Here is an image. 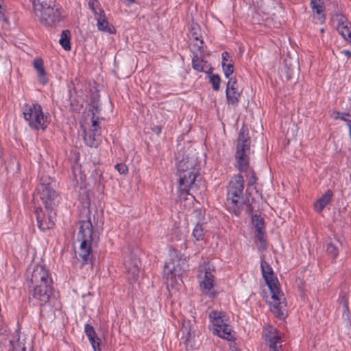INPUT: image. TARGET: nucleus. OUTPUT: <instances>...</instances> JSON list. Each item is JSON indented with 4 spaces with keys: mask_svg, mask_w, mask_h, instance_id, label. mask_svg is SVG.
<instances>
[{
    "mask_svg": "<svg viewBox=\"0 0 351 351\" xmlns=\"http://www.w3.org/2000/svg\"><path fill=\"white\" fill-rule=\"evenodd\" d=\"M54 185L55 182L51 177L43 176L36 187L39 197L48 212L46 215L41 208H37L35 211L38 227L43 232L52 229L55 226V214L52 213V210L58 194L53 189Z\"/></svg>",
    "mask_w": 351,
    "mask_h": 351,
    "instance_id": "obj_1",
    "label": "nucleus"
},
{
    "mask_svg": "<svg viewBox=\"0 0 351 351\" xmlns=\"http://www.w3.org/2000/svg\"><path fill=\"white\" fill-rule=\"evenodd\" d=\"M29 302L34 306H43L52 295L53 280L49 270L43 265H34L28 281Z\"/></svg>",
    "mask_w": 351,
    "mask_h": 351,
    "instance_id": "obj_2",
    "label": "nucleus"
},
{
    "mask_svg": "<svg viewBox=\"0 0 351 351\" xmlns=\"http://www.w3.org/2000/svg\"><path fill=\"white\" fill-rule=\"evenodd\" d=\"M250 137L248 131L241 128L238 137L237 150L235 153V167L240 172L245 173L247 180L246 192L255 185L257 178L254 171L250 167Z\"/></svg>",
    "mask_w": 351,
    "mask_h": 351,
    "instance_id": "obj_3",
    "label": "nucleus"
},
{
    "mask_svg": "<svg viewBox=\"0 0 351 351\" xmlns=\"http://www.w3.org/2000/svg\"><path fill=\"white\" fill-rule=\"evenodd\" d=\"M261 269L263 277L271 294L273 302L271 303V310L276 317L282 318L284 313L282 308L285 306V298L280 289L278 280L272 267L263 258H261Z\"/></svg>",
    "mask_w": 351,
    "mask_h": 351,
    "instance_id": "obj_4",
    "label": "nucleus"
},
{
    "mask_svg": "<svg viewBox=\"0 0 351 351\" xmlns=\"http://www.w3.org/2000/svg\"><path fill=\"white\" fill-rule=\"evenodd\" d=\"M77 239L81 241L78 254L82 264L91 263L92 249L97 245L99 237L93 231V226L90 218L81 221Z\"/></svg>",
    "mask_w": 351,
    "mask_h": 351,
    "instance_id": "obj_5",
    "label": "nucleus"
},
{
    "mask_svg": "<svg viewBox=\"0 0 351 351\" xmlns=\"http://www.w3.org/2000/svg\"><path fill=\"white\" fill-rule=\"evenodd\" d=\"M34 13L40 23L56 26L64 19L63 9L59 4L49 0H31Z\"/></svg>",
    "mask_w": 351,
    "mask_h": 351,
    "instance_id": "obj_6",
    "label": "nucleus"
},
{
    "mask_svg": "<svg viewBox=\"0 0 351 351\" xmlns=\"http://www.w3.org/2000/svg\"><path fill=\"white\" fill-rule=\"evenodd\" d=\"M23 118L32 130H45L50 123L48 113H44L42 106L38 103H25L22 106Z\"/></svg>",
    "mask_w": 351,
    "mask_h": 351,
    "instance_id": "obj_7",
    "label": "nucleus"
},
{
    "mask_svg": "<svg viewBox=\"0 0 351 351\" xmlns=\"http://www.w3.org/2000/svg\"><path fill=\"white\" fill-rule=\"evenodd\" d=\"M189 269L187 258L184 254L177 250L169 251V258L164 265L163 277L167 282L176 280Z\"/></svg>",
    "mask_w": 351,
    "mask_h": 351,
    "instance_id": "obj_8",
    "label": "nucleus"
},
{
    "mask_svg": "<svg viewBox=\"0 0 351 351\" xmlns=\"http://www.w3.org/2000/svg\"><path fill=\"white\" fill-rule=\"evenodd\" d=\"M213 333L226 340H231L232 328L228 324V319L223 311L212 310L208 315Z\"/></svg>",
    "mask_w": 351,
    "mask_h": 351,
    "instance_id": "obj_9",
    "label": "nucleus"
},
{
    "mask_svg": "<svg viewBox=\"0 0 351 351\" xmlns=\"http://www.w3.org/2000/svg\"><path fill=\"white\" fill-rule=\"evenodd\" d=\"M212 270H214L213 265H210L208 263H204L199 270L197 280L202 294L210 298H215L217 295V291L215 289V277Z\"/></svg>",
    "mask_w": 351,
    "mask_h": 351,
    "instance_id": "obj_10",
    "label": "nucleus"
},
{
    "mask_svg": "<svg viewBox=\"0 0 351 351\" xmlns=\"http://www.w3.org/2000/svg\"><path fill=\"white\" fill-rule=\"evenodd\" d=\"M179 178V189L186 195H191V192L197 191L199 186L197 182L201 179L199 171L177 172Z\"/></svg>",
    "mask_w": 351,
    "mask_h": 351,
    "instance_id": "obj_11",
    "label": "nucleus"
},
{
    "mask_svg": "<svg viewBox=\"0 0 351 351\" xmlns=\"http://www.w3.org/2000/svg\"><path fill=\"white\" fill-rule=\"evenodd\" d=\"M224 206L230 213L237 217H239L244 210L247 214H252L254 210L249 198L244 197H226Z\"/></svg>",
    "mask_w": 351,
    "mask_h": 351,
    "instance_id": "obj_12",
    "label": "nucleus"
},
{
    "mask_svg": "<svg viewBox=\"0 0 351 351\" xmlns=\"http://www.w3.org/2000/svg\"><path fill=\"white\" fill-rule=\"evenodd\" d=\"M177 160V172L184 171H200V162L196 154L190 152L186 154H183L181 157L178 153L176 156Z\"/></svg>",
    "mask_w": 351,
    "mask_h": 351,
    "instance_id": "obj_13",
    "label": "nucleus"
},
{
    "mask_svg": "<svg viewBox=\"0 0 351 351\" xmlns=\"http://www.w3.org/2000/svg\"><path fill=\"white\" fill-rule=\"evenodd\" d=\"M244 179L240 174L232 177L226 187V197H244Z\"/></svg>",
    "mask_w": 351,
    "mask_h": 351,
    "instance_id": "obj_14",
    "label": "nucleus"
},
{
    "mask_svg": "<svg viewBox=\"0 0 351 351\" xmlns=\"http://www.w3.org/2000/svg\"><path fill=\"white\" fill-rule=\"evenodd\" d=\"M265 340L269 344V351H280L282 347L281 335L276 328H271L266 334Z\"/></svg>",
    "mask_w": 351,
    "mask_h": 351,
    "instance_id": "obj_15",
    "label": "nucleus"
},
{
    "mask_svg": "<svg viewBox=\"0 0 351 351\" xmlns=\"http://www.w3.org/2000/svg\"><path fill=\"white\" fill-rule=\"evenodd\" d=\"M124 267L125 271L129 275L130 283L134 282L138 279L139 274L138 261L136 258H131L124 263Z\"/></svg>",
    "mask_w": 351,
    "mask_h": 351,
    "instance_id": "obj_16",
    "label": "nucleus"
},
{
    "mask_svg": "<svg viewBox=\"0 0 351 351\" xmlns=\"http://www.w3.org/2000/svg\"><path fill=\"white\" fill-rule=\"evenodd\" d=\"M84 332L87 336L94 351H101V339L97 337L93 326L88 324L84 326Z\"/></svg>",
    "mask_w": 351,
    "mask_h": 351,
    "instance_id": "obj_17",
    "label": "nucleus"
},
{
    "mask_svg": "<svg viewBox=\"0 0 351 351\" xmlns=\"http://www.w3.org/2000/svg\"><path fill=\"white\" fill-rule=\"evenodd\" d=\"M333 197V193L331 190H327L314 204L313 207L316 213H321L327 205H328Z\"/></svg>",
    "mask_w": 351,
    "mask_h": 351,
    "instance_id": "obj_18",
    "label": "nucleus"
},
{
    "mask_svg": "<svg viewBox=\"0 0 351 351\" xmlns=\"http://www.w3.org/2000/svg\"><path fill=\"white\" fill-rule=\"evenodd\" d=\"M337 30L345 40H348V38H351V23L344 16H340L338 19Z\"/></svg>",
    "mask_w": 351,
    "mask_h": 351,
    "instance_id": "obj_19",
    "label": "nucleus"
},
{
    "mask_svg": "<svg viewBox=\"0 0 351 351\" xmlns=\"http://www.w3.org/2000/svg\"><path fill=\"white\" fill-rule=\"evenodd\" d=\"M100 135L101 132H97V130H90L88 132L84 130V141L86 145L97 147L99 143Z\"/></svg>",
    "mask_w": 351,
    "mask_h": 351,
    "instance_id": "obj_20",
    "label": "nucleus"
},
{
    "mask_svg": "<svg viewBox=\"0 0 351 351\" xmlns=\"http://www.w3.org/2000/svg\"><path fill=\"white\" fill-rule=\"evenodd\" d=\"M241 95V91L239 90H230V88L226 89V96L227 99V103L228 105L237 107L239 106L240 101V97Z\"/></svg>",
    "mask_w": 351,
    "mask_h": 351,
    "instance_id": "obj_21",
    "label": "nucleus"
},
{
    "mask_svg": "<svg viewBox=\"0 0 351 351\" xmlns=\"http://www.w3.org/2000/svg\"><path fill=\"white\" fill-rule=\"evenodd\" d=\"M97 27L101 32H108L110 34H114L116 33L114 27L109 23L106 15L103 16L101 18L99 17V19L97 20Z\"/></svg>",
    "mask_w": 351,
    "mask_h": 351,
    "instance_id": "obj_22",
    "label": "nucleus"
},
{
    "mask_svg": "<svg viewBox=\"0 0 351 351\" xmlns=\"http://www.w3.org/2000/svg\"><path fill=\"white\" fill-rule=\"evenodd\" d=\"M71 32L69 30H63L60 34L59 43L62 47L66 50L69 51L71 49Z\"/></svg>",
    "mask_w": 351,
    "mask_h": 351,
    "instance_id": "obj_23",
    "label": "nucleus"
},
{
    "mask_svg": "<svg viewBox=\"0 0 351 351\" xmlns=\"http://www.w3.org/2000/svg\"><path fill=\"white\" fill-rule=\"evenodd\" d=\"M205 233L206 230L204 229L203 223L198 222L196 223L193 230L192 235L196 241H204L205 237Z\"/></svg>",
    "mask_w": 351,
    "mask_h": 351,
    "instance_id": "obj_24",
    "label": "nucleus"
},
{
    "mask_svg": "<svg viewBox=\"0 0 351 351\" xmlns=\"http://www.w3.org/2000/svg\"><path fill=\"white\" fill-rule=\"evenodd\" d=\"M252 223L256 229L257 233H262L265 230V225L263 218L258 215L252 216Z\"/></svg>",
    "mask_w": 351,
    "mask_h": 351,
    "instance_id": "obj_25",
    "label": "nucleus"
},
{
    "mask_svg": "<svg viewBox=\"0 0 351 351\" xmlns=\"http://www.w3.org/2000/svg\"><path fill=\"white\" fill-rule=\"evenodd\" d=\"M313 11L317 14V16L315 17V23L319 24L324 23L326 19V15L325 13V6L324 4L319 6H317V8H315V10H313Z\"/></svg>",
    "mask_w": 351,
    "mask_h": 351,
    "instance_id": "obj_26",
    "label": "nucleus"
},
{
    "mask_svg": "<svg viewBox=\"0 0 351 351\" xmlns=\"http://www.w3.org/2000/svg\"><path fill=\"white\" fill-rule=\"evenodd\" d=\"M326 252L333 260H335L337 258L339 253L338 247L332 242L327 243Z\"/></svg>",
    "mask_w": 351,
    "mask_h": 351,
    "instance_id": "obj_27",
    "label": "nucleus"
},
{
    "mask_svg": "<svg viewBox=\"0 0 351 351\" xmlns=\"http://www.w3.org/2000/svg\"><path fill=\"white\" fill-rule=\"evenodd\" d=\"M343 319L347 325H351V312L348 307V302L346 299L343 301Z\"/></svg>",
    "mask_w": 351,
    "mask_h": 351,
    "instance_id": "obj_28",
    "label": "nucleus"
},
{
    "mask_svg": "<svg viewBox=\"0 0 351 351\" xmlns=\"http://www.w3.org/2000/svg\"><path fill=\"white\" fill-rule=\"evenodd\" d=\"M5 6L3 0H0V23H1V27L3 29H6L8 25V20L5 16Z\"/></svg>",
    "mask_w": 351,
    "mask_h": 351,
    "instance_id": "obj_29",
    "label": "nucleus"
},
{
    "mask_svg": "<svg viewBox=\"0 0 351 351\" xmlns=\"http://www.w3.org/2000/svg\"><path fill=\"white\" fill-rule=\"evenodd\" d=\"M206 64V62H204L202 59H199L197 56L193 57L192 60V65L193 68L199 72L204 71V65Z\"/></svg>",
    "mask_w": 351,
    "mask_h": 351,
    "instance_id": "obj_30",
    "label": "nucleus"
},
{
    "mask_svg": "<svg viewBox=\"0 0 351 351\" xmlns=\"http://www.w3.org/2000/svg\"><path fill=\"white\" fill-rule=\"evenodd\" d=\"M210 82L214 90L218 91L220 88L221 77L218 74H211L209 76Z\"/></svg>",
    "mask_w": 351,
    "mask_h": 351,
    "instance_id": "obj_31",
    "label": "nucleus"
},
{
    "mask_svg": "<svg viewBox=\"0 0 351 351\" xmlns=\"http://www.w3.org/2000/svg\"><path fill=\"white\" fill-rule=\"evenodd\" d=\"M99 95L97 93H95L93 94L90 98V107L92 108L90 111L92 112V110L94 111L95 113L99 112Z\"/></svg>",
    "mask_w": 351,
    "mask_h": 351,
    "instance_id": "obj_32",
    "label": "nucleus"
},
{
    "mask_svg": "<svg viewBox=\"0 0 351 351\" xmlns=\"http://www.w3.org/2000/svg\"><path fill=\"white\" fill-rule=\"evenodd\" d=\"M222 69L224 73V75L226 78H229L230 76L234 73V65L232 62H228L224 64V62H221Z\"/></svg>",
    "mask_w": 351,
    "mask_h": 351,
    "instance_id": "obj_33",
    "label": "nucleus"
},
{
    "mask_svg": "<svg viewBox=\"0 0 351 351\" xmlns=\"http://www.w3.org/2000/svg\"><path fill=\"white\" fill-rule=\"evenodd\" d=\"M38 80L40 84L45 85L48 82V78L45 68L36 70Z\"/></svg>",
    "mask_w": 351,
    "mask_h": 351,
    "instance_id": "obj_34",
    "label": "nucleus"
},
{
    "mask_svg": "<svg viewBox=\"0 0 351 351\" xmlns=\"http://www.w3.org/2000/svg\"><path fill=\"white\" fill-rule=\"evenodd\" d=\"M335 114H336L334 117L335 119L343 120L347 123V125L349 123L351 124V114L349 113L335 112Z\"/></svg>",
    "mask_w": 351,
    "mask_h": 351,
    "instance_id": "obj_35",
    "label": "nucleus"
},
{
    "mask_svg": "<svg viewBox=\"0 0 351 351\" xmlns=\"http://www.w3.org/2000/svg\"><path fill=\"white\" fill-rule=\"evenodd\" d=\"M92 117H91V130H97V132H101V128L99 124V117L96 116L95 112L92 110Z\"/></svg>",
    "mask_w": 351,
    "mask_h": 351,
    "instance_id": "obj_36",
    "label": "nucleus"
},
{
    "mask_svg": "<svg viewBox=\"0 0 351 351\" xmlns=\"http://www.w3.org/2000/svg\"><path fill=\"white\" fill-rule=\"evenodd\" d=\"M88 8L92 12H95V10H99L101 4L98 0H89L88 1Z\"/></svg>",
    "mask_w": 351,
    "mask_h": 351,
    "instance_id": "obj_37",
    "label": "nucleus"
},
{
    "mask_svg": "<svg viewBox=\"0 0 351 351\" xmlns=\"http://www.w3.org/2000/svg\"><path fill=\"white\" fill-rule=\"evenodd\" d=\"M257 239L261 243V247L265 250L267 248L265 231L262 232V233H258Z\"/></svg>",
    "mask_w": 351,
    "mask_h": 351,
    "instance_id": "obj_38",
    "label": "nucleus"
},
{
    "mask_svg": "<svg viewBox=\"0 0 351 351\" xmlns=\"http://www.w3.org/2000/svg\"><path fill=\"white\" fill-rule=\"evenodd\" d=\"M228 79L229 80L227 83L226 88H230V90H239L237 80L233 77H229Z\"/></svg>",
    "mask_w": 351,
    "mask_h": 351,
    "instance_id": "obj_39",
    "label": "nucleus"
},
{
    "mask_svg": "<svg viewBox=\"0 0 351 351\" xmlns=\"http://www.w3.org/2000/svg\"><path fill=\"white\" fill-rule=\"evenodd\" d=\"M34 68L36 70L44 68V62L42 58H36L33 62Z\"/></svg>",
    "mask_w": 351,
    "mask_h": 351,
    "instance_id": "obj_40",
    "label": "nucleus"
},
{
    "mask_svg": "<svg viewBox=\"0 0 351 351\" xmlns=\"http://www.w3.org/2000/svg\"><path fill=\"white\" fill-rule=\"evenodd\" d=\"M115 169L119 171L121 174H125L128 171V167L123 163H118L115 165Z\"/></svg>",
    "mask_w": 351,
    "mask_h": 351,
    "instance_id": "obj_41",
    "label": "nucleus"
},
{
    "mask_svg": "<svg viewBox=\"0 0 351 351\" xmlns=\"http://www.w3.org/2000/svg\"><path fill=\"white\" fill-rule=\"evenodd\" d=\"M221 58H222V62H224V64L232 62V60L231 59V57L228 52L223 51L221 53Z\"/></svg>",
    "mask_w": 351,
    "mask_h": 351,
    "instance_id": "obj_42",
    "label": "nucleus"
},
{
    "mask_svg": "<svg viewBox=\"0 0 351 351\" xmlns=\"http://www.w3.org/2000/svg\"><path fill=\"white\" fill-rule=\"evenodd\" d=\"M93 13L96 21L98 20L99 17L101 18L103 16L106 15L105 12L101 7L100 8L99 10L93 12Z\"/></svg>",
    "mask_w": 351,
    "mask_h": 351,
    "instance_id": "obj_43",
    "label": "nucleus"
},
{
    "mask_svg": "<svg viewBox=\"0 0 351 351\" xmlns=\"http://www.w3.org/2000/svg\"><path fill=\"white\" fill-rule=\"evenodd\" d=\"M323 4L324 3L322 0H311L310 1V6L312 10H315L317 6H319Z\"/></svg>",
    "mask_w": 351,
    "mask_h": 351,
    "instance_id": "obj_44",
    "label": "nucleus"
},
{
    "mask_svg": "<svg viewBox=\"0 0 351 351\" xmlns=\"http://www.w3.org/2000/svg\"><path fill=\"white\" fill-rule=\"evenodd\" d=\"M152 131L158 136L162 132V128L159 125H155L152 128Z\"/></svg>",
    "mask_w": 351,
    "mask_h": 351,
    "instance_id": "obj_45",
    "label": "nucleus"
},
{
    "mask_svg": "<svg viewBox=\"0 0 351 351\" xmlns=\"http://www.w3.org/2000/svg\"><path fill=\"white\" fill-rule=\"evenodd\" d=\"M341 53L345 55L348 59H349L351 57V52L349 50L343 49L341 51Z\"/></svg>",
    "mask_w": 351,
    "mask_h": 351,
    "instance_id": "obj_46",
    "label": "nucleus"
},
{
    "mask_svg": "<svg viewBox=\"0 0 351 351\" xmlns=\"http://www.w3.org/2000/svg\"><path fill=\"white\" fill-rule=\"evenodd\" d=\"M348 127L349 128V132H350V136L351 138V124H348Z\"/></svg>",
    "mask_w": 351,
    "mask_h": 351,
    "instance_id": "obj_47",
    "label": "nucleus"
},
{
    "mask_svg": "<svg viewBox=\"0 0 351 351\" xmlns=\"http://www.w3.org/2000/svg\"><path fill=\"white\" fill-rule=\"evenodd\" d=\"M128 5H131L132 3H134L135 0H128Z\"/></svg>",
    "mask_w": 351,
    "mask_h": 351,
    "instance_id": "obj_48",
    "label": "nucleus"
},
{
    "mask_svg": "<svg viewBox=\"0 0 351 351\" xmlns=\"http://www.w3.org/2000/svg\"><path fill=\"white\" fill-rule=\"evenodd\" d=\"M212 70H213V68H212V67H210V69H209V72H208V73H211ZM206 73H208V72H207V71H206Z\"/></svg>",
    "mask_w": 351,
    "mask_h": 351,
    "instance_id": "obj_49",
    "label": "nucleus"
},
{
    "mask_svg": "<svg viewBox=\"0 0 351 351\" xmlns=\"http://www.w3.org/2000/svg\"><path fill=\"white\" fill-rule=\"evenodd\" d=\"M320 31H321V32H322V33H323V32H324V29H321V30H320Z\"/></svg>",
    "mask_w": 351,
    "mask_h": 351,
    "instance_id": "obj_50",
    "label": "nucleus"
},
{
    "mask_svg": "<svg viewBox=\"0 0 351 351\" xmlns=\"http://www.w3.org/2000/svg\"><path fill=\"white\" fill-rule=\"evenodd\" d=\"M195 38L197 40H199V38H198V37H197V36H195Z\"/></svg>",
    "mask_w": 351,
    "mask_h": 351,
    "instance_id": "obj_51",
    "label": "nucleus"
},
{
    "mask_svg": "<svg viewBox=\"0 0 351 351\" xmlns=\"http://www.w3.org/2000/svg\"><path fill=\"white\" fill-rule=\"evenodd\" d=\"M202 47V45L198 46L199 49H201Z\"/></svg>",
    "mask_w": 351,
    "mask_h": 351,
    "instance_id": "obj_52",
    "label": "nucleus"
},
{
    "mask_svg": "<svg viewBox=\"0 0 351 351\" xmlns=\"http://www.w3.org/2000/svg\"><path fill=\"white\" fill-rule=\"evenodd\" d=\"M203 43V41L201 40H200V44L202 45Z\"/></svg>",
    "mask_w": 351,
    "mask_h": 351,
    "instance_id": "obj_53",
    "label": "nucleus"
}]
</instances>
